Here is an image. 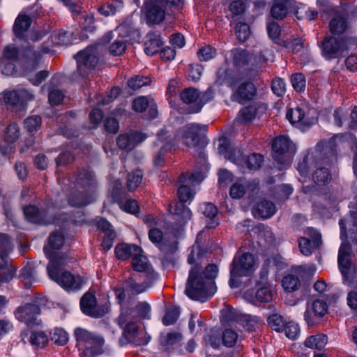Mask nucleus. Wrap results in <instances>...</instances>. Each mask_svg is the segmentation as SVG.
<instances>
[{"label":"nucleus","mask_w":357,"mask_h":357,"mask_svg":"<svg viewBox=\"0 0 357 357\" xmlns=\"http://www.w3.org/2000/svg\"><path fill=\"white\" fill-rule=\"evenodd\" d=\"M49 277L66 289H79L83 284V280L80 276L74 275L68 271L63 272L61 275L59 273L56 274L52 266L49 267Z\"/></svg>","instance_id":"nucleus-14"},{"label":"nucleus","mask_w":357,"mask_h":357,"mask_svg":"<svg viewBox=\"0 0 357 357\" xmlns=\"http://www.w3.org/2000/svg\"><path fill=\"white\" fill-rule=\"evenodd\" d=\"M256 93L254 84L250 82L241 84L231 96L233 101L243 103L247 100L252 99Z\"/></svg>","instance_id":"nucleus-23"},{"label":"nucleus","mask_w":357,"mask_h":357,"mask_svg":"<svg viewBox=\"0 0 357 357\" xmlns=\"http://www.w3.org/2000/svg\"><path fill=\"white\" fill-rule=\"evenodd\" d=\"M92 202V194L89 192L76 190L68 197V203L73 207L80 208L85 206Z\"/></svg>","instance_id":"nucleus-25"},{"label":"nucleus","mask_w":357,"mask_h":357,"mask_svg":"<svg viewBox=\"0 0 357 357\" xmlns=\"http://www.w3.org/2000/svg\"><path fill=\"white\" fill-rule=\"evenodd\" d=\"M206 251L199 245H193L188 257V262L192 266L186 282L185 294L197 301H205L216 291L214 279L218 269L213 264H208L204 269L202 261Z\"/></svg>","instance_id":"nucleus-1"},{"label":"nucleus","mask_w":357,"mask_h":357,"mask_svg":"<svg viewBox=\"0 0 357 357\" xmlns=\"http://www.w3.org/2000/svg\"><path fill=\"white\" fill-rule=\"evenodd\" d=\"M251 59L252 55L245 50H235L233 52L234 62L238 66H243L248 64Z\"/></svg>","instance_id":"nucleus-45"},{"label":"nucleus","mask_w":357,"mask_h":357,"mask_svg":"<svg viewBox=\"0 0 357 357\" xmlns=\"http://www.w3.org/2000/svg\"><path fill=\"white\" fill-rule=\"evenodd\" d=\"M40 313V307L35 303H25L20 306L15 311L16 318L29 326L38 325V316Z\"/></svg>","instance_id":"nucleus-15"},{"label":"nucleus","mask_w":357,"mask_h":357,"mask_svg":"<svg viewBox=\"0 0 357 357\" xmlns=\"http://www.w3.org/2000/svg\"><path fill=\"white\" fill-rule=\"evenodd\" d=\"M162 42L160 36L149 33V39L144 43V52L148 55H153L159 51Z\"/></svg>","instance_id":"nucleus-36"},{"label":"nucleus","mask_w":357,"mask_h":357,"mask_svg":"<svg viewBox=\"0 0 357 357\" xmlns=\"http://www.w3.org/2000/svg\"><path fill=\"white\" fill-rule=\"evenodd\" d=\"M44 252L50 259V263L47 267V273H49V267L52 266L55 273L59 274L61 267L66 262V256L56 252H52L48 247H44Z\"/></svg>","instance_id":"nucleus-30"},{"label":"nucleus","mask_w":357,"mask_h":357,"mask_svg":"<svg viewBox=\"0 0 357 357\" xmlns=\"http://www.w3.org/2000/svg\"><path fill=\"white\" fill-rule=\"evenodd\" d=\"M286 116L291 124L301 123L305 126L310 124L304 119L305 113L303 109L298 107L288 109Z\"/></svg>","instance_id":"nucleus-37"},{"label":"nucleus","mask_w":357,"mask_h":357,"mask_svg":"<svg viewBox=\"0 0 357 357\" xmlns=\"http://www.w3.org/2000/svg\"><path fill=\"white\" fill-rule=\"evenodd\" d=\"M312 179L318 185H325L331 180V174L327 168L321 167L314 171Z\"/></svg>","instance_id":"nucleus-42"},{"label":"nucleus","mask_w":357,"mask_h":357,"mask_svg":"<svg viewBox=\"0 0 357 357\" xmlns=\"http://www.w3.org/2000/svg\"><path fill=\"white\" fill-rule=\"evenodd\" d=\"M20 278L26 289L31 288L32 284L37 281L34 267L32 264L28 263L22 268Z\"/></svg>","instance_id":"nucleus-34"},{"label":"nucleus","mask_w":357,"mask_h":357,"mask_svg":"<svg viewBox=\"0 0 357 357\" xmlns=\"http://www.w3.org/2000/svg\"><path fill=\"white\" fill-rule=\"evenodd\" d=\"M148 234L149 240L157 245L162 252L166 254L174 253L177 250V243L175 241L169 245L165 243L162 231L158 227L149 229Z\"/></svg>","instance_id":"nucleus-22"},{"label":"nucleus","mask_w":357,"mask_h":357,"mask_svg":"<svg viewBox=\"0 0 357 357\" xmlns=\"http://www.w3.org/2000/svg\"><path fill=\"white\" fill-rule=\"evenodd\" d=\"M222 344L227 347H231L236 344L238 335L231 329H226L222 336Z\"/></svg>","instance_id":"nucleus-61"},{"label":"nucleus","mask_w":357,"mask_h":357,"mask_svg":"<svg viewBox=\"0 0 357 357\" xmlns=\"http://www.w3.org/2000/svg\"><path fill=\"white\" fill-rule=\"evenodd\" d=\"M214 94L212 88L200 92L197 89L189 87L181 93L180 97L182 101L189 106V113H198L206 103L213 99Z\"/></svg>","instance_id":"nucleus-3"},{"label":"nucleus","mask_w":357,"mask_h":357,"mask_svg":"<svg viewBox=\"0 0 357 357\" xmlns=\"http://www.w3.org/2000/svg\"><path fill=\"white\" fill-rule=\"evenodd\" d=\"M308 234L310 235V238L301 237L298 241L300 250L306 256L310 255L313 249L318 248L321 244V234L317 231L309 229Z\"/></svg>","instance_id":"nucleus-20"},{"label":"nucleus","mask_w":357,"mask_h":357,"mask_svg":"<svg viewBox=\"0 0 357 357\" xmlns=\"http://www.w3.org/2000/svg\"><path fill=\"white\" fill-rule=\"evenodd\" d=\"M29 342L37 348H43L48 342V337L43 331L33 332L30 336Z\"/></svg>","instance_id":"nucleus-48"},{"label":"nucleus","mask_w":357,"mask_h":357,"mask_svg":"<svg viewBox=\"0 0 357 357\" xmlns=\"http://www.w3.org/2000/svg\"><path fill=\"white\" fill-rule=\"evenodd\" d=\"M19 96L18 89L5 91L3 94L4 102L11 106L20 107Z\"/></svg>","instance_id":"nucleus-63"},{"label":"nucleus","mask_w":357,"mask_h":357,"mask_svg":"<svg viewBox=\"0 0 357 357\" xmlns=\"http://www.w3.org/2000/svg\"><path fill=\"white\" fill-rule=\"evenodd\" d=\"M76 182L78 186L86 190L85 192L91 194L93 192L96 181L91 172L85 169L80 170L77 174Z\"/></svg>","instance_id":"nucleus-27"},{"label":"nucleus","mask_w":357,"mask_h":357,"mask_svg":"<svg viewBox=\"0 0 357 357\" xmlns=\"http://www.w3.org/2000/svg\"><path fill=\"white\" fill-rule=\"evenodd\" d=\"M134 270L138 272H145L149 276L154 280L157 277V274L151 271L150 264L148 262L147 258L142 255V252L136 254L132 257V262Z\"/></svg>","instance_id":"nucleus-29"},{"label":"nucleus","mask_w":357,"mask_h":357,"mask_svg":"<svg viewBox=\"0 0 357 357\" xmlns=\"http://www.w3.org/2000/svg\"><path fill=\"white\" fill-rule=\"evenodd\" d=\"M206 126L190 123L185 126L181 130V137L184 144L195 149L194 156H197L200 159L205 158L204 153V142L200 136L201 131H205Z\"/></svg>","instance_id":"nucleus-4"},{"label":"nucleus","mask_w":357,"mask_h":357,"mask_svg":"<svg viewBox=\"0 0 357 357\" xmlns=\"http://www.w3.org/2000/svg\"><path fill=\"white\" fill-rule=\"evenodd\" d=\"M24 214L29 222L34 224L45 225L54 222L53 215L47 208H39L36 206L29 205L24 208Z\"/></svg>","instance_id":"nucleus-13"},{"label":"nucleus","mask_w":357,"mask_h":357,"mask_svg":"<svg viewBox=\"0 0 357 357\" xmlns=\"http://www.w3.org/2000/svg\"><path fill=\"white\" fill-rule=\"evenodd\" d=\"M340 227V238L344 241L341 244L338 252V264L342 274L345 280L351 282L352 280L349 276V272L351 265V248L349 242L346 241L347 237V227L344 224V221L342 219L339 222Z\"/></svg>","instance_id":"nucleus-7"},{"label":"nucleus","mask_w":357,"mask_h":357,"mask_svg":"<svg viewBox=\"0 0 357 357\" xmlns=\"http://www.w3.org/2000/svg\"><path fill=\"white\" fill-rule=\"evenodd\" d=\"M327 341L328 338L326 335L317 334L308 337L305 341L304 344L307 347L321 350L326 346Z\"/></svg>","instance_id":"nucleus-38"},{"label":"nucleus","mask_w":357,"mask_h":357,"mask_svg":"<svg viewBox=\"0 0 357 357\" xmlns=\"http://www.w3.org/2000/svg\"><path fill=\"white\" fill-rule=\"evenodd\" d=\"M268 325L276 331H283L287 323L283 317L278 314H273L268 318Z\"/></svg>","instance_id":"nucleus-55"},{"label":"nucleus","mask_w":357,"mask_h":357,"mask_svg":"<svg viewBox=\"0 0 357 357\" xmlns=\"http://www.w3.org/2000/svg\"><path fill=\"white\" fill-rule=\"evenodd\" d=\"M328 312V305L323 300H315L310 305H307L304 313V318L308 326H313L315 323L311 312L317 317H323Z\"/></svg>","instance_id":"nucleus-21"},{"label":"nucleus","mask_w":357,"mask_h":357,"mask_svg":"<svg viewBox=\"0 0 357 357\" xmlns=\"http://www.w3.org/2000/svg\"><path fill=\"white\" fill-rule=\"evenodd\" d=\"M257 114V109L254 106H248L243 108L238 116V121L241 123H248L252 121Z\"/></svg>","instance_id":"nucleus-51"},{"label":"nucleus","mask_w":357,"mask_h":357,"mask_svg":"<svg viewBox=\"0 0 357 357\" xmlns=\"http://www.w3.org/2000/svg\"><path fill=\"white\" fill-rule=\"evenodd\" d=\"M117 31L123 37L131 36L137 31L131 22H124L117 27Z\"/></svg>","instance_id":"nucleus-64"},{"label":"nucleus","mask_w":357,"mask_h":357,"mask_svg":"<svg viewBox=\"0 0 357 357\" xmlns=\"http://www.w3.org/2000/svg\"><path fill=\"white\" fill-rule=\"evenodd\" d=\"M142 252L141 247L134 244H121L115 248V254L117 258L121 260H126L131 257H133L135 255Z\"/></svg>","instance_id":"nucleus-31"},{"label":"nucleus","mask_w":357,"mask_h":357,"mask_svg":"<svg viewBox=\"0 0 357 357\" xmlns=\"http://www.w3.org/2000/svg\"><path fill=\"white\" fill-rule=\"evenodd\" d=\"M218 209L216 206L211 203H206L204 204L203 213L204 215L212 220L211 225L208 227H214L218 225L215 220L217 215Z\"/></svg>","instance_id":"nucleus-58"},{"label":"nucleus","mask_w":357,"mask_h":357,"mask_svg":"<svg viewBox=\"0 0 357 357\" xmlns=\"http://www.w3.org/2000/svg\"><path fill=\"white\" fill-rule=\"evenodd\" d=\"M273 296V291L267 287L259 288L255 292V297H252L249 291L245 293V297L250 298V301L255 305L268 303L272 301Z\"/></svg>","instance_id":"nucleus-28"},{"label":"nucleus","mask_w":357,"mask_h":357,"mask_svg":"<svg viewBox=\"0 0 357 357\" xmlns=\"http://www.w3.org/2000/svg\"><path fill=\"white\" fill-rule=\"evenodd\" d=\"M31 24V19L25 14H20L15 19L13 25V31L15 35L21 38L23 33L26 31Z\"/></svg>","instance_id":"nucleus-33"},{"label":"nucleus","mask_w":357,"mask_h":357,"mask_svg":"<svg viewBox=\"0 0 357 357\" xmlns=\"http://www.w3.org/2000/svg\"><path fill=\"white\" fill-rule=\"evenodd\" d=\"M149 281H144L142 283L137 282L135 275L130 277L125 282L128 290L130 291L132 294H141L151 285L152 279L150 276Z\"/></svg>","instance_id":"nucleus-32"},{"label":"nucleus","mask_w":357,"mask_h":357,"mask_svg":"<svg viewBox=\"0 0 357 357\" xmlns=\"http://www.w3.org/2000/svg\"><path fill=\"white\" fill-rule=\"evenodd\" d=\"M50 52L49 47L46 46L41 47L38 50H34L33 47H29L26 51V56L29 58L30 61H33V68L36 67V61L39 60L43 54H47Z\"/></svg>","instance_id":"nucleus-46"},{"label":"nucleus","mask_w":357,"mask_h":357,"mask_svg":"<svg viewBox=\"0 0 357 357\" xmlns=\"http://www.w3.org/2000/svg\"><path fill=\"white\" fill-rule=\"evenodd\" d=\"M146 138V134L139 132H133L130 134L126 133L120 135L117 137L116 144L121 149L131 151Z\"/></svg>","instance_id":"nucleus-19"},{"label":"nucleus","mask_w":357,"mask_h":357,"mask_svg":"<svg viewBox=\"0 0 357 357\" xmlns=\"http://www.w3.org/2000/svg\"><path fill=\"white\" fill-rule=\"evenodd\" d=\"M181 184L177 192L180 202L170 204L169 210L181 223H185L191 218L192 213L184 204L192 199L193 193L187 183Z\"/></svg>","instance_id":"nucleus-6"},{"label":"nucleus","mask_w":357,"mask_h":357,"mask_svg":"<svg viewBox=\"0 0 357 357\" xmlns=\"http://www.w3.org/2000/svg\"><path fill=\"white\" fill-rule=\"evenodd\" d=\"M167 8L162 0H146L142 13L148 24H158L165 20Z\"/></svg>","instance_id":"nucleus-9"},{"label":"nucleus","mask_w":357,"mask_h":357,"mask_svg":"<svg viewBox=\"0 0 357 357\" xmlns=\"http://www.w3.org/2000/svg\"><path fill=\"white\" fill-rule=\"evenodd\" d=\"M245 319L244 315L231 307H227L221 311V320L226 322H236Z\"/></svg>","instance_id":"nucleus-39"},{"label":"nucleus","mask_w":357,"mask_h":357,"mask_svg":"<svg viewBox=\"0 0 357 357\" xmlns=\"http://www.w3.org/2000/svg\"><path fill=\"white\" fill-rule=\"evenodd\" d=\"M50 338L57 345H64L68 341V333L62 328H56L50 333Z\"/></svg>","instance_id":"nucleus-49"},{"label":"nucleus","mask_w":357,"mask_h":357,"mask_svg":"<svg viewBox=\"0 0 357 357\" xmlns=\"http://www.w3.org/2000/svg\"><path fill=\"white\" fill-rule=\"evenodd\" d=\"M19 50L14 45H8L3 49L2 62H14L18 59Z\"/></svg>","instance_id":"nucleus-50"},{"label":"nucleus","mask_w":357,"mask_h":357,"mask_svg":"<svg viewBox=\"0 0 357 357\" xmlns=\"http://www.w3.org/2000/svg\"><path fill=\"white\" fill-rule=\"evenodd\" d=\"M80 307L83 313L95 318H100L108 313L109 306L107 303L98 305L96 296L87 292L81 298Z\"/></svg>","instance_id":"nucleus-12"},{"label":"nucleus","mask_w":357,"mask_h":357,"mask_svg":"<svg viewBox=\"0 0 357 357\" xmlns=\"http://www.w3.org/2000/svg\"><path fill=\"white\" fill-rule=\"evenodd\" d=\"M276 211L275 204L268 200H261L252 208L255 218L267 219L273 216Z\"/></svg>","instance_id":"nucleus-24"},{"label":"nucleus","mask_w":357,"mask_h":357,"mask_svg":"<svg viewBox=\"0 0 357 357\" xmlns=\"http://www.w3.org/2000/svg\"><path fill=\"white\" fill-rule=\"evenodd\" d=\"M288 0H275L271 9L272 17L278 20H283L288 12Z\"/></svg>","instance_id":"nucleus-35"},{"label":"nucleus","mask_w":357,"mask_h":357,"mask_svg":"<svg viewBox=\"0 0 357 357\" xmlns=\"http://www.w3.org/2000/svg\"><path fill=\"white\" fill-rule=\"evenodd\" d=\"M204 178V174L200 172H196L189 174L188 173H183L179 177L181 183H187L190 185L201 183Z\"/></svg>","instance_id":"nucleus-43"},{"label":"nucleus","mask_w":357,"mask_h":357,"mask_svg":"<svg viewBox=\"0 0 357 357\" xmlns=\"http://www.w3.org/2000/svg\"><path fill=\"white\" fill-rule=\"evenodd\" d=\"M273 157L281 165H288L291 163V157L295 151L294 145L288 137L280 136L273 142Z\"/></svg>","instance_id":"nucleus-10"},{"label":"nucleus","mask_w":357,"mask_h":357,"mask_svg":"<svg viewBox=\"0 0 357 357\" xmlns=\"http://www.w3.org/2000/svg\"><path fill=\"white\" fill-rule=\"evenodd\" d=\"M225 158L229 160L234 164L241 167H245V158L246 155H245L243 152L239 149H233L230 152L226 155Z\"/></svg>","instance_id":"nucleus-52"},{"label":"nucleus","mask_w":357,"mask_h":357,"mask_svg":"<svg viewBox=\"0 0 357 357\" xmlns=\"http://www.w3.org/2000/svg\"><path fill=\"white\" fill-rule=\"evenodd\" d=\"M259 185L257 183H248L245 181L241 180L239 182L234 183L230 188V195L234 199H240L245 194L246 190L250 189L255 192L258 190Z\"/></svg>","instance_id":"nucleus-26"},{"label":"nucleus","mask_w":357,"mask_h":357,"mask_svg":"<svg viewBox=\"0 0 357 357\" xmlns=\"http://www.w3.org/2000/svg\"><path fill=\"white\" fill-rule=\"evenodd\" d=\"M71 33L65 31H60L52 35V42L57 45H67L71 43Z\"/></svg>","instance_id":"nucleus-54"},{"label":"nucleus","mask_w":357,"mask_h":357,"mask_svg":"<svg viewBox=\"0 0 357 357\" xmlns=\"http://www.w3.org/2000/svg\"><path fill=\"white\" fill-rule=\"evenodd\" d=\"M322 54L326 59H335L340 56L347 49L344 39L334 37L326 38L321 43Z\"/></svg>","instance_id":"nucleus-16"},{"label":"nucleus","mask_w":357,"mask_h":357,"mask_svg":"<svg viewBox=\"0 0 357 357\" xmlns=\"http://www.w3.org/2000/svg\"><path fill=\"white\" fill-rule=\"evenodd\" d=\"M143 178L142 172L140 170H136L128 174L127 188L130 191L135 190L142 183Z\"/></svg>","instance_id":"nucleus-47"},{"label":"nucleus","mask_w":357,"mask_h":357,"mask_svg":"<svg viewBox=\"0 0 357 357\" xmlns=\"http://www.w3.org/2000/svg\"><path fill=\"white\" fill-rule=\"evenodd\" d=\"M337 137L335 136L328 141H323L317 144L314 158L319 163L328 165L337 160Z\"/></svg>","instance_id":"nucleus-11"},{"label":"nucleus","mask_w":357,"mask_h":357,"mask_svg":"<svg viewBox=\"0 0 357 357\" xmlns=\"http://www.w3.org/2000/svg\"><path fill=\"white\" fill-rule=\"evenodd\" d=\"M291 81L294 89L297 92H302L305 90L306 81L303 74L301 73L293 74L291 77Z\"/></svg>","instance_id":"nucleus-59"},{"label":"nucleus","mask_w":357,"mask_h":357,"mask_svg":"<svg viewBox=\"0 0 357 357\" xmlns=\"http://www.w3.org/2000/svg\"><path fill=\"white\" fill-rule=\"evenodd\" d=\"M305 273V268L302 266L292 268L282 280L284 289L287 292H294L299 289L301 286V278H303Z\"/></svg>","instance_id":"nucleus-17"},{"label":"nucleus","mask_w":357,"mask_h":357,"mask_svg":"<svg viewBox=\"0 0 357 357\" xmlns=\"http://www.w3.org/2000/svg\"><path fill=\"white\" fill-rule=\"evenodd\" d=\"M77 61V71L73 74V79L78 80L79 78L86 77L98 63V57L96 47H88L75 55Z\"/></svg>","instance_id":"nucleus-2"},{"label":"nucleus","mask_w":357,"mask_h":357,"mask_svg":"<svg viewBox=\"0 0 357 357\" xmlns=\"http://www.w3.org/2000/svg\"><path fill=\"white\" fill-rule=\"evenodd\" d=\"M77 344L82 346L91 355H98L103 351L104 339L82 328L75 330Z\"/></svg>","instance_id":"nucleus-8"},{"label":"nucleus","mask_w":357,"mask_h":357,"mask_svg":"<svg viewBox=\"0 0 357 357\" xmlns=\"http://www.w3.org/2000/svg\"><path fill=\"white\" fill-rule=\"evenodd\" d=\"M118 324L123 329V334L128 341H132L136 337L138 326L133 320L131 310L121 312L117 319Z\"/></svg>","instance_id":"nucleus-18"},{"label":"nucleus","mask_w":357,"mask_h":357,"mask_svg":"<svg viewBox=\"0 0 357 357\" xmlns=\"http://www.w3.org/2000/svg\"><path fill=\"white\" fill-rule=\"evenodd\" d=\"M329 26L333 33L342 34L347 28V20L342 16H337L331 21Z\"/></svg>","instance_id":"nucleus-41"},{"label":"nucleus","mask_w":357,"mask_h":357,"mask_svg":"<svg viewBox=\"0 0 357 357\" xmlns=\"http://www.w3.org/2000/svg\"><path fill=\"white\" fill-rule=\"evenodd\" d=\"M64 244V236L61 233L53 232L48 238V243L44 247H48L52 252H56Z\"/></svg>","instance_id":"nucleus-40"},{"label":"nucleus","mask_w":357,"mask_h":357,"mask_svg":"<svg viewBox=\"0 0 357 357\" xmlns=\"http://www.w3.org/2000/svg\"><path fill=\"white\" fill-rule=\"evenodd\" d=\"M180 314L178 307H172L167 310L163 319L162 323L165 326L174 324L178 319Z\"/></svg>","instance_id":"nucleus-56"},{"label":"nucleus","mask_w":357,"mask_h":357,"mask_svg":"<svg viewBox=\"0 0 357 357\" xmlns=\"http://www.w3.org/2000/svg\"><path fill=\"white\" fill-rule=\"evenodd\" d=\"M183 339L182 335L178 332L169 333L162 337L161 342L164 345L172 346L180 342Z\"/></svg>","instance_id":"nucleus-62"},{"label":"nucleus","mask_w":357,"mask_h":357,"mask_svg":"<svg viewBox=\"0 0 357 357\" xmlns=\"http://www.w3.org/2000/svg\"><path fill=\"white\" fill-rule=\"evenodd\" d=\"M255 270V259L249 252L236 254L234 257L230 271L229 283L232 288L238 287L236 279L241 276H247Z\"/></svg>","instance_id":"nucleus-5"},{"label":"nucleus","mask_w":357,"mask_h":357,"mask_svg":"<svg viewBox=\"0 0 357 357\" xmlns=\"http://www.w3.org/2000/svg\"><path fill=\"white\" fill-rule=\"evenodd\" d=\"M236 34L240 42L246 41L250 35L249 25L247 23L238 22L236 26Z\"/></svg>","instance_id":"nucleus-57"},{"label":"nucleus","mask_w":357,"mask_h":357,"mask_svg":"<svg viewBox=\"0 0 357 357\" xmlns=\"http://www.w3.org/2000/svg\"><path fill=\"white\" fill-rule=\"evenodd\" d=\"M24 124L29 132H33L40 128L41 118L37 115L29 116L24 120Z\"/></svg>","instance_id":"nucleus-60"},{"label":"nucleus","mask_w":357,"mask_h":357,"mask_svg":"<svg viewBox=\"0 0 357 357\" xmlns=\"http://www.w3.org/2000/svg\"><path fill=\"white\" fill-rule=\"evenodd\" d=\"M264 157L261 154L252 153L246 155L245 167L250 169H258L262 165Z\"/></svg>","instance_id":"nucleus-53"},{"label":"nucleus","mask_w":357,"mask_h":357,"mask_svg":"<svg viewBox=\"0 0 357 357\" xmlns=\"http://www.w3.org/2000/svg\"><path fill=\"white\" fill-rule=\"evenodd\" d=\"M151 82V80L148 77L135 75L128 80L127 84L130 89L136 91L142 86L149 85Z\"/></svg>","instance_id":"nucleus-44"}]
</instances>
